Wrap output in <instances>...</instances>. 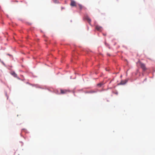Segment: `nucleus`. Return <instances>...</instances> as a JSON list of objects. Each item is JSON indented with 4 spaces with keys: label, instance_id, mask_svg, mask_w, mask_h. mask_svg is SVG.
Segmentation results:
<instances>
[{
    "label": "nucleus",
    "instance_id": "1",
    "mask_svg": "<svg viewBox=\"0 0 155 155\" xmlns=\"http://www.w3.org/2000/svg\"><path fill=\"white\" fill-rule=\"evenodd\" d=\"M140 66L141 68L143 70V71H145L147 69V68L146 67L145 65L144 64L140 62Z\"/></svg>",
    "mask_w": 155,
    "mask_h": 155
},
{
    "label": "nucleus",
    "instance_id": "2",
    "mask_svg": "<svg viewBox=\"0 0 155 155\" xmlns=\"http://www.w3.org/2000/svg\"><path fill=\"white\" fill-rule=\"evenodd\" d=\"M85 19L87 20L89 24H91V19L89 18L87 15H86L85 16Z\"/></svg>",
    "mask_w": 155,
    "mask_h": 155
},
{
    "label": "nucleus",
    "instance_id": "3",
    "mask_svg": "<svg viewBox=\"0 0 155 155\" xmlns=\"http://www.w3.org/2000/svg\"><path fill=\"white\" fill-rule=\"evenodd\" d=\"M96 29L99 31H101L102 30V27L99 25H96Z\"/></svg>",
    "mask_w": 155,
    "mask_h": 155
},
{
    "label": "nucleus",
    "instance_id": "4",
    "mask_svg": "<svg viewBox=\"0 0 155 155\" xmlns=\"http://www.w3.org/2000/svg\"><path fill=\"white\" fill-rule=\"evenodd\" d=\"M70 5L72 6H76V3L74 1L71 0V1Z\"/></svg>",
    "mask_w": 155,
    "mask_h": 155
},
{
    "label": "nucleus",
    "instance_id": "5",
    "mask_svg": "<svg viewBox=\"0 0 155 155\" xmlns=\"http://www.w3.org/2000/svg\"><path fill=\"white\" fill-rule=\"evenodd\" d=\"M68 91L66 90H61V94H66Z\"/></svg>",
    "mask_w": 155,
    "mask_h": 155
},
{
    "label": "nucleus",
    "instance_id": "6",
    "mask_svg": "<svg viewBox=\"0 0 155 155\" xmlns=\"http://www.w3.org/2000/svg\"><path fill=\"white\" fill-rule=\"evenodd\" d=\"M97 92V91L94 90H92L89 91L88 93H95Z\"/></svg>",
    "mask_w": 155,
    "mask_h": 155
},
{
    "label": "nucleus",
    "instance_id": "7",
    "mask_svg": "<svg viewBox=\"0 0 155 155\" xmlns=\"http://www.w3.org/2000/svg\"><path fill=\"white\" fill-rule=\"evenodd\" d=\"M12 74L15 77H16L17 76V75L15 72H12Z\"/></svg>",
    "mask_w": 155,
    "mask_h": 155
},
{
    "label": "nucleus",
    "instance_id": "8",
    "mask_svg": "<svg viewBox=\"0 0 155 155\" xmlns=\"http://www.w3.org/2000/svg\"><path fill=\"white\" fill-rule=\"evenodd\" d=\"M103 85V84L102 83H99L97 84V86L99 87H101Z\"/></svg>",
    "mask_w": 155,
    "mask_h": 155
},
{
    "label": "nucleus",
    "instance_id": "9",
    "mask_svg": "<svg viewBox=\"0 0 155 155\" xmlns=\"http://www.w3.org/2000/svg\"><path fill=\"white\" fill-rule=\"evenodd\" d=\"M79 6L80 8L81 9L82 8V6L81 5H79Z\"/></svg>",
    "mask_w": 155,
    "mask_h": 155
},
{
    "label": "nucleus",
    "instance_id": "10",
    "mask_svg": "<svg viewBox=\"0 0 155 155\" xmlns=\"http://www.w3.org/2000/svg\"><path fill=\"white\" fill-rule=\"evenodd\" d=\"M126 83V82H124L123 81H121V82H120V83L121 84H125V83Z\"/></svg>",
    "mask_w": 155,
    "mask_h": 155
},
{
    "label": "nucleus",
    "instance_id": "11",
    "mask_svg": "<svg viewBox=\"0 0 155 155\" xmlns=\"http://www.w3.org/2000/svg\"><path fill=\"white\" fill-rule=\"evenodd\" d=\"M115 94H118V92H117L115 93Z\"/></svg>",
    "mask_w": 155,
    "mask_h": 155
},
{
    "label": "nucleus",
    "instance_id": "12",
    "mask_svg": "<svg viewBox=\"0 0 155 155\" xmlns=\"http://www.w3.org/2000/svg\"><path fill=\"white\" fill-rule=\"evenodd\" d=\"M108 55H109V56H110V55L109 54H107Z\"/></svg>",
    "mask_w": 155,
    "mask_h": 155
},
{
    "label": "nucleus",
    "instance_id": "13",
    "mask_svg": "<svg viewBox=\"0 0 155 155\" xmlns=\"http://www.w3.org/2000/svg\"><path fill=\"white\" fill-rule=\"evenodd\" d=\"M16 2H18V1H16Z\"/></svg>",
    "mask_w": 155,
    "mask_h": 155
}]
</instances>
